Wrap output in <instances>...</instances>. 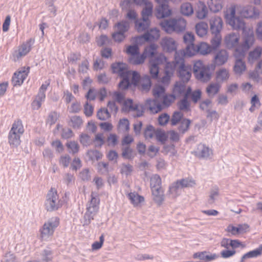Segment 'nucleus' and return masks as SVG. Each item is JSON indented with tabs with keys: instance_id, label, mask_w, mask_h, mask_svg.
Wrapping results in <instances>:
<instances>
[{
	"instance_id": "nucleus-52",
	"label": "nucleus",
	"mask_w": 262,
	"mask_h": 262,
	"mask_svg": "<svg viewBox=\"0 0 262 262\" xmlns=\"http://www.w3.org/2000/svg\"><path fill=\"white\" fill-rule=\"evenodd\" d=\"M251 104V107L249 108V111L251 112H253L256 110L258 109L260 106V102L259 98L256 95H254L250 101Z\"/></svg>"
},
{
	"instance_id": "nucleus-60",
	"label": "nucleus",
	"mask_w": 262,
	"mask_h": 262,
	"mask_svg": "<svg viewBox=\"0 0 262 262\" xmlns=\"http://www.w3.org/2000/svg\"><path fill=\"white\" fill-rule=\"evenodd\" d=\"M175 67L174 62L168 61L165 64L164 74H169V75L173 76L175 70Z\"/></svg>"
},
{
	"instance_id": "nucleus-8",
	"label": "nucleus",
	"mask_w": 262,
	"mask_h": 262,
	"mask_svg": "<svg viewBox=\"0 0 262 262\" xmlns=\"http://www.w3.org/2000/svg\"><path fill=\"white\" fill-rule=\"evenodd\" d=\"M59 224V219L57 216L52 217L46 222L40 229L42 240L48 239L54 233L55 229Z\"/></svg>"
},
{
	"instance_id": "nucleus-4",
	"label": "nucleus",
	"mask_w": 262,
	"mask_h": 262,
	"mask_svg": "<svg viewBox=\"0 0 262 262\" xmlns=\"http://www.w3.org/2000/svg\"><path fill=\"white\" fill-rule=\"evenodd\" d=\"M100 200L96 193L92 192L91 201L88 203L84 215L83 225H89L99 210Z\"/></svg>"
},
{
	"instance_id": "nucleus-2",
	"label": "nucleus",
	"mask_w": 262,
	"mask_h": 262,
	"mask_svg": "<svg viewBox=\"0 0 262 262\" xmlns=\"http://www.w3.org/2000/svg\"><path fill=\"white\" fill-rule=\"evenodd\" d=\"M161 28L167 33H180L184 31L186 27V21L182 17L164 20L160 23Z\"/></svg>"
},
{
	"instance_id": "nucleus-3",
	"label": "nucleus",
	"mask_w": 262,
	"mask_h": 262,
	"mask_svg": "<svg viewBox=\"0 0 262 262\" xmlns=\"http://www.w3.org/2000/svg\"><path fill=\"white\" fill-rule=\"evenodd\" d=\"M236 8L235 5H232L227 10L225 15V19L233 29L242 30L243 32H245L248 28L246 27L245 23L242 18L235 16Z\"/></svg>"
},
{
	"instance_id": "nucleus-26",
	"label": "nucleus",
	"mask_w": 262,
	"mask_h": 262,
	"mask_svg": "<svg viewBox=\"0 0 262 262\" xmlns=\"http://www.w3.org/2000/svg\"><path fill=\"white\" fill-rule=\"evenodd\" d=\"M127 196L130 203L135 207H140L141 204L144 202V198L139 195L136 192H129L127 194Z\"/></svg>"
},
{
	"instance_id": "nucleus-62",
	"label": "nucleus",
	"mask_w": 262,
	"mask_h": 262,
	"mask_svg": "<svg viewBox=\"0 0 262 262\" xmlns=\"http://www.w3.org/2000/svg\"><path fill=\"white\" fill-rule=\"evenodd\" d=\"M191 121L188 119H184L182 120L181 125L179 127V130L181 132L182 134H184L186 132L190 126Z\"/></svg>"
},
{
	"instance_id": "nucleus-63",
	"label": "nucleus",
	"mask_w": 262,
	"mask_h": 262,
	"mask_svg": "<svg viewBox=\"0 0 262 262\" xmlns=\"http://www.w3.org/2000/svg\"><path fill=\"white\" fill-rule=\"evenodd\" d=\"M161 99L163 100V104L166 106H169L176 99L175 96L172 95H164Z\"/></svg>"
},
{
	"instance_id": "nucleus-49",
	"label": "nucleus",
	"mask_w": 262,
	"mask_h": 262,
	"mask_svg": "<svg viewBox=\"0 0 262 262\" xmlns=\"http://www.w3.org/2000/svg\"><path fill=\"white\" fill-rule=\"evenodd\" d=\"M181 13L185 16H190L193 13L192 5L189 3H183L181 7Z\"/></svg>"
},
{
	"instance_id": "nucleus-10",
	"label": "nucleus",
	"mask_w": 262,
	"mask_h": 262,
	"mask_svg": "<svg viewBox=\"0 0 262 262\" xmlns=\"http://www.w3.org/2000/svg\"><path fill=\"white\" fill-rule=\"evenodd\" d=\"M123 110L132 113L134 117H139L143 115L144 106L140 104L134 103L131 99L124 101L122 108Z\"/></svg>"
},
{
	"instance_id": "nucleus-34",
	"label": "nucleus",
	"mask_w": 262,
	"mask_h": 262,
	"mask_svg": "<svg viewBox=\"0 0 262 262\" xmlns=\"http://www.w3.org/2000/svg\"><path fill=\"white\" fill-rule=\"evenodd\" d=\"M181 190V188L176 182L169 186L167 195L170 198L175 199L180 194Z\"/></svg>"
},
{
	"instance_id": "nucleus-29",
	"label": "nucleus",
	"mask_w": 262,
	"mask_h": 262,
	"mask_svg": "<svg viewBox=\"0 0 262 262\" xmlns=\"http://www.w3.org/2000/svg\"><path fill=\"white\" fill-rule=\"evenodd\" d=\"M243 57L235 58L233 71L236 75H241L246 70L245 62L242 60Z\"/></svg>"
},
{
	"instance_id": "nucleus-41",
	"label": "nucleus",
	"mask_w": 262,
	"mask_h": 262,
	"mask_svg": "<svg viewBox=\"0 0 262 262\" xmlns=\"http://www.w3.org/2000/svg\"><path fill=\"white\" fill-rule=\"evenodd\" d=\"M213 37L210 40L211 48L213 51L216 50L221 46L222 37L221 33L212 34Z\"/></svg>"
},
{
	"instance_id": "nucleus-32",
	"label": "nucleus",
	"mask_w": 262,
	"mask_h": 262,
	"mask_svg": "<svg viewBox=\"0 0 262 262\" xmlns=\"http://www.w3.org/2000/svg\"><path fill=\"white\" fill-rule=\"evenodd\" d=\"M198 53L202 55H207L213 51L211 46L205 42H201L196 45Z\"/></svg>"
},
{
	"instance_id": "nucleus-11",
	"label": "nucleus",
	"mask_w": 262,
	"mask_h": 262,
	"mask_svg": "<svg viewBox=\"0 0 262 262\" xmlns=\"http://www.w3.org/2000/svg\"><path fill=\"white\" fill-rule=\"evenodd\" d=\"M198 53L196 45L194 43L187 45L184 50H181L176 52L174 59L176 63L178 64L179 62L184 60V57L185 56L191 57L195 55Z\"/></svg>"
},
{
	"instance_id": "nucleus-53",
	"label": "nucleus",
	"mask_w": 262,
	"mask_h": 262,
	"mask_svg": "<svg viewBox=\"0 0 262 262\" xmlns=\"http://www.w3.org/2000/svg\"><path fill=\"white\" fill-rule=\"evenodd\" d=\"M153 95L156 99H161L165 95V89L161 85H156L153 89Z\"/></svg>"
},
{
	"instance_id": "nucleus-25",
	"label": "nucleus",
	"mask_w": 262,
	"mask_h": 262,
	"mask_svg": "<svg viewBox=\"0 0 262 262\" xmlns=\"http://www.w3.org/2000/svg\"><path fill=\"white\" fill-rule=\"evenodd\" d=\"M208 13V9L205 3L199 1L196 4L195 10L196 17L199 19H203L207 17Z\"/></svg>"
},
{
	"instance_id": "nucleus-56",
	"label": "nucleus",
	"mask_w": 262,
	"mask_h": 262,
	"mask_svg": "<svg viewBox=\"0 0 262 262\" xmlns=\"http://www.w3.org/2000/svg\"><path fill=\"white\" fill-rule=\"evenodd\" d=\"M219 194V190L218 187H213L210 192V194L208 200V203L210 204H213L217 199Z\"/></svg>"
},
{
	"instance_id": "nucleus-42",
	"label": "nucleus",
	"mask_w": 262,
	"mask_h": 262,
	"mask_svg": "<svg viewBox=\"0 0 262 262\" xmlns=\"http://www.w3.org/2000/svg\"><path fill=\"white\" fill-rule=\"evenodd\" d=\"M21 135H16L14 132L9 133L8 135V142L13 147H17L20 144Z\"/></svg>"
},
{
	"instance_id": "nucleus-46",
	"label": "nucleus",
	"mask_w": 262,
	"mask_h": 262,
	"mask_svg": "<svg viewBox=\"0 0 262 262\" xmlns=\"http://www.w3.org/2000/svg\"><path fill=\"white\" fill-rule=\"evenodd\" d=\"M145 56L142 53L140 54V53L133 56H130L128 61L130 63L134 65H138L143 63L145 59Z\"/></svg>"
},
{
	"instance_id": "nucleus-23",
	"label": "nucleus",
	"mask_w": 262,
	"mask_h": 262,
	"mask_svg": "<svg viewBox=\"0 0 262 262\" xmlns=\"http://www.w3.org/2000/svg\"><path fill=\"white\" fill-rule=\"evenodd\" d=\"M249 228V226L247 224H239L236 227L230 225L227 227L226 230L232 235H236L246 232Z\"/></svg>"
},
{
	"instance_id": "nucleus-9",
	"label": "nucleus",
	"mask_w": 262,
	"mask_h": 262,
	"mask_svg": "<svg viewBox=\"0 0 262 262\" xmlns=\"http://www.w3.org/2000/svg\"><path fill=\"white\" fill-rule=\"evenodd\" d=\"M129 28V24L127 21L123 20L118 23L115 26V31L112 34V37L116 42H120L126 37L125 33Z\"/></svg>"
},
{
	"instance_id": "nucleus-47",
	"label": "nucleus",
	"mask_w": 262,
	"mask_h": 262,
	"mask_svg": "<svg viewBox=\"0 0 262 262\" xmlns=\"http://www.w3.org/2000/svg\"><path fill=\"white\" fill-rule=\"evenodd\" d=\"M145 7L142 11V18L149 19L152 13L153 5L151 3L148 2L145 3Z\"/></svg>"
},
{
	"instance_id": "nucleus-44",
	"label": "nucleus",
	"mask_w": 262,
	"mask_h": 262,
	"mask_svg": "<svg viewBox=\"0 0 262 262\" xmlns=\"http://www.w3.org/2000/svg\"><path fill=\"white\" fill-rule=\"evenodd\" d=\"M69 125L74 129H79L83 125V120L79 116H73L70 118Z\"/></svg>"
},
{
	"instance_id": "nucleus-51",
	"label": "nucleus",
	"mask_w": 262,
	"mask_h": 262,
	"mask_svg": "<svg viewBox=\"0 0 262 262\" xmlns=\"http://www.w3.org/2000/svg\"><path fill=\"white\" fill-rule=\"evenodd\" d=\"M66 146L70 153L75 154L79 151V146L78 143L74 141H70L67 142Z\"/></svg>"
},
{
	"instance_id": "nucleus-15",
	"label": "nucleus",
	"mask_w": 262,
	"mask_h": 262,
	"mask_svg": "<svg viewBox=\"0 0 262 262\" xmlns=\"http://www.w3.org/2000/svg\"><path fill=\"white\" fill-rule=\"evenodd\" d=\"M239 34L237 33L232 32L228 34L224 38V43L228 49L236 48L239 45Z\"/></svg>"
},
{
	"instance_id": "nucleus-58",
	"label": "nucleus",
	"mask_w": 262,
	"mask_h": 262,
	"mask_svg": "<svg viewBox=\"0 0 262 262\" xmlns=\"http://www.w3.org/2000/svg\"><path fill=\"white\" fill-rule=\"evenodd\" d=\"M97 116L100 120H105L111 117V115L107 108H101L98 111Z\"/></svg>"
},
{
	"instance_id": "nucleus-36",
	"label": "nucleus",
	"mask_w": 262,
	"mask_h": 262,
	"mask_svg": "<svg viewBox=\"0 0 262 262\" xmlns=\"http://www.w3.org/2000/svg\"><path fill=\"white\" fill-rule=\"evenodd\" d=\"M139 86L142 91L146 92L151 87V81L150 77L147 75L142 77L139 81Z\"/></svg>"
},
{
	"instance_id": "nucleus-50",
	"label": "nucleus",
	"mask_w": 262,
	"mask_h": 262,
	"mask_svg": "<svg viewBox=\"0 0 262 262\" xmlns=\"http://www.w3.org/2000/svg\"><path fill=\"white\" fill-rule=\"evenodd\" d=\"M181 189L185 187H192L195 185V181L192 179H183L176 182Z\"/></svg>"
},
{
	"instance_id": "nucleus-19",
	"label": "nucleus",
	"mask_w": 262,
	"mask_h": 262,
	"mask_svg": "<svg viewBox=\"0 0 262 262\" xmlns=\"http://www.w3.org/2000/svg\"><path fill=\"white\" fill-rule=\"evenodd\" d=\"M209 23L211 34L221 33L223 23L220 17L214 16L211 17Z\"/></svg>"
},
{
	"instance_id": "nucleus-1",
	"label": "nucleus",
	"mask_w": 262,
	"mask_h": 262,
	"mask_svg": "<svg viewBox=\"0 0 262 262\" xmlns=\"http://www.w3.org/2000/svg\"><path fill=\"white\" fill-rule=\"evenodd\" d=\"M255 37L252 29L249 28L243 32L242 41L240 45L235 49L233 55L235 58L244 57L245 53L253 45Z\"/></svg>"
},
{
	"instance_id": "nucleus-33",
	"label": "nucleus",
	"mask_w": 262,
	"mask_h": 262,
	"mask_svg": "<svg viewBox=\"0 0 262 262\" xmlns=\"http://www.w3.org/2000/svg\"><path fill=\"white\" fill-rule=\"evenodd\" d=\"M186 85L184 82H177L173 89V95L175 97H178L182 95H184L186 91Z\"/></svg>"
},
{
	"instance_id": "nucleus-48",
	"label": "nucleus",
	"mask_w": 262,
	"mask_h": 262,
	"mask_svg": "<svg viewBox=\"0 0 262 262\" xmlns=\"http://www.w3.org/2000/svg\"><path fill=\"white\" fill-rule=\"evenodd\" d=\"M157 45L155 43H151L145 48L143 54L145 56V58L147 57H152L157 53Z\"/></svg>"
},
{
	"instance_id": "nucleus-43",
	"label": "nucleus",
	"mask_w": 262,
	"mask_h": 262,
	"mask_svg": "<svg viewBox=\"0 0 262 262\" xmlns=\"http://www.w3.org/2000/svg\"><path fill=\"white\" fill-rule=\"evenodd\" d=\"M221 85L218 82L211 83L206 88V92L209 96H214L220 91Z\"/></svg>"
},
{
	"instance_id": "nucleus-18",
	"label": "nucleus",
	"mask_w": 262,
	"mask_h": 262,
	"mask_svg": "<svg viewBox=\"0 0 262 262\" xmlns=\"http://www.w3.org/2000/svg\"><path fill=\"white\" fill-rule=\"evenodd\" d=\"M229 58V54L226 50L221 49L215 55L213 58L214 64L217 66H221L225 64Z\"/></svg>"
},
{
	"instance_id": "nucleus-6",
	"label": "nucleus",
	"mask_w": 262,
	"mask_h": 262,
	"mask_svg": "<svg viewBox=\"0 0 262 262\" xmlns=\"http://www.w3.org/2000/svg\"><path fill=\"white\" fill-rule=\"evenodd\" d=\"M62 205L63 202L59 199L56 190L51 188L46 196L45 202V209L48 211L52 212L58 210Z\"/></svg>"
},
{
	"instance_id": "nucleus-12",
	"label": "nucleus",
	"mask_w": 262,
	"mask_h": 262,
	"mask_svg": "<svg viewBox=\"0 0 262 262\" xmlns=\"http://www.w3.org/2000/svg\"><path fill=\"white\" fill-rule=\"evenodd\" d=\"M50 82L48 81H45L42 83L39 89L38 93L36 96L35 99L33 100L31 104V106L33 110H38L39 109L42 105V103L45 101L46 98V91H47Z\"/></svg>"
},
{
	"instance_id": "nucleus-30",
	"label": "nucleus",
	"mask_w": 262,
	"mask_h": 262,
	"mask_svg": "<svg viewBox=\"0 0 262 262\" xmlns=\"http://www.w3.org/2000/svg\"><path fill=\"white\" fill-rule=\"evenodd\" d=\"M191 91L190 87L188 88L185 94L184 98L181 100L178 104L179 109L181 111L185 112H188L190 111V103L187 100L188 96L190 95Z\"/></svg>"
},
{
	"instance_id": "nucleus-45",
	"label": "nucleus",
	"mask_w": 262,
	"mask_h": 262,
	"mask_svg": "<svg viewBox=\"0 0 262 262\" xmlns=\"http://www.w3.org/2000/svg\"><path fill=\"white\" fill-rule=\"evenodd\" d=\"M167 57L162 53L150 59L149 63H154L159 67L160 65L166 64L168 62Z\"/></svg>"
},
{
	"instance_id": "nucleus-59",
	"label": "nucleus",
	"mask_w": 262,
	"mask_h": 262,
	"mask_svg": "<svg viewBox=\"0 0 262 262\" xmlns=\"http://www.w3.org/2000/svg\"><path fill=\"white\" fill-rule=\"evenodd\" d=\"M122 156L124 158L130 160L134 158L135 154L132 148L126 147L123 149Z\"/></svg>"
},
{
	"instance_id": "nucleus-31",
	"label": "nucleus",
	"mask_w": 262,
	"mask_h": 262,
	"mask_svg": "<svg viewBox=\"0 0 262 262\" xmlns=\"http://www.w3.org/2000/svg\"><path fill=\"white\" fill-rule=\"evenodd\" d=\"M150 24L149 19L143 18L136 20L135 21V29L138 32H142L148 28Z\"/></svg>"
},
{
	"instance_id": "nucleus-27",
	"label": "nucleus",
	"mask_w": 262,
	"mask_h": 262,
	"mask_svg": "<svg viewBox=\"0 0 262 262\" xmlns=\"http://www.w3.org/2000/svg\"><path fill=\"white\" fill-rule=\"evenodd\" d=\"M171 14V10L169 9L168 3L159 5L157 8L156 17L158 18H163L169 16Z\"/></svg>"
},
{
	"instance_id": "nucleus-37",
	"label": "nucleus",
	"mask_w": 262,
	"mask_h": 262,
	"mask_svg": "<svg viewBox=\"0 0 262 262\" xmlns=\"http://www.w3.org/2000/svg\"><path fill=\"white\" fill-rule=\"evenodd\" d=\"M207 5L211 11L217 12L222 8V0H208Z\"/></svg>"
},
{
	"instance_id": "nucleus-24",
	"label": "nucleus",
	"mask_w": 262,
	"mask_h": 262,
	"mask_svg": "<svg viewBox=\"0 0 262 262\" xmlns=\"http://www.w3.org/2000/svg\"><path fill=\"white\" fill-rule=\"evenodd\" d=\"M145 105L149 109L150 113L152 114H156L160 112L162 108V105L159 102V99H147L146 100Z\"/></svg>"
},
{
	"instance_id": "nucleus-21",
	"label": "nucleus",
	"mask_w": 262,
	"mask_h": 262,
	"mask_svg": "<svg viewBox=\"0 0 262 262\" xmlns=\"http://www.w3.org/2000/svg\"><path fill=\"white\" fill-rule=\"evenodd\" d=\"M241 14L247 18H255L258 17L259 12L255 7L249 5L243 9Z\"/></svg>"
},
{
	"instance_id": "nucleus-40",
	"label": "nucleus",
	"mask_w": 262,
	"mask_h": 262,
	"mask_svg": "<svg viewBox=\"0 0 262 262\" xmlns=\"http://www.w3.org/2000/svg\"><path fill=\"white\" fill-rule=\"evenodd\" d=\"M262 54V48L257 46L254 50L250 51L249 53L248 60L250 62L252 63L255 60L258 59Z\"/></svg>"
},
{
	"instance_id": "nucleus-35",
	"label": "nucleus",
	"mask_w": 262,
	"mask_h": 262,
	"mask_svg": "<svg viewBox=\"0 0 262 262\" xmlns=\"http://www.w3.org/2000/svg\"><path fill=\"white\" fill-rule=\"evenodd\" d=\"M208 29V24L205 22L201 21L195 25L196 33L200 37L205 36L207 33Z\"/></svg>"
},
{
	"instance_id": "nucleus-61",
	"label": "nucleus",
	"mask_w": 262,
	"mask_h": 262,
	"mask_svg": "<svg viewBox=\"0 0 262 262\" xmlns=\"http://www.w3.org/2000/svg\"><path fill=\"white\" fill-rule=\"evenodd\" d=\"M149 72L152 78L156 79L159 73V67L154 63H149Z\"/></svg>"
},
{
	"instance_id": "nucleus-57",
	"label": "nucleus",
	"mask_w": 262,
	"mask_h": 262,
	"mask_svg": "<svg viewBox=\"0 0 262 262\" xmlns=\"http://www.w3.org/2000/svg\"><path fill=\"white\" fill-rule=\"evenodd\" d=\"M260 255H261V253L259 250L258 248H257L254 250L250 251L245 254L242 256L241 262H244L245 259L256 257L259 256Z\"/></svg>"
},
{
	"instance_id": "nucleus-55",
	"label": "nucleus",
	"mask_w": 262,
	"mask_h": 262,
	"mask_svg": "<svg viewBox=\"0 0 262 262\" xmlns=\"http://www.w3.org/2000/svg\"><path fill=\"white\" fill-rule=\"evenodd\" d=\"M150 187L151 189L161 187V179L158 174H154L150 178Z\"/></svg>"
},
{
	"instance_id": "nucleus-13",
	"label": "nucleus",
	"mask_w": 262,
	"mask_h": 262,
	"mask_svg": "<svg viewBox=\"0 0 262 262\" xmlns=\"http://www.w3.org/2000/svg\"><path fill=\"white\" fill-rule=\"evenodd\" d=\"M30 72V67H24L15 72L12 78V84L14 86H20Z\"/></svg>"
},
{
	"instance_id": "nucleus-64",
	"label": "nucleus",
	"mask_w": 262,
	"mask_h": 262,
	"mask_svg": "<svg viewBox=\"0 0 262 262\" xmlns=\"http://www.w3.org/2000/svg\"><path fill=\"white\" fill-rule=\"evenodd\" d=\"M255 32L257 39L262 40V20L258 21L256 24Z\"/></svg>"
},
{
	"instance_id": "nucleus-38",
	"label": "nucleus",
	"mask_w": 262,
	"mask_h": 262,
	"mask_svg": "<svg viewBox=\"0 0 262 262\" xmlns=\"http://www.w3.org/2000/svg\"><path fill=\"white\" fill-rule=\"evenodd\" d=\"M14 132L16 135H22L24 132V126L20 120H17L12 124L9 133Z\"/></svg>"
},
{
	"instance_id": "nucleus-14",
	"label": "nucleus",
	"mask_w": 262,
	"mask_h": 262,
	"mask_svg": "<svg viewBox=\"0 0 262 262\" xmlns=\"http://www.w3.org/2000/svg\"><path fill=\"white\" fill-rule=\"evenodd\" d=\"M33 41L32 39H29L19 46L18 49L13 53L14 60H18L26 56L30 51L31 44Z\"/></svg>"
},
{
	"instance_id": "nucleus-28",
	"label": "nucleus",
	"mask_w": 262,
	"mask_h": 262,
	"mask_svg": "<svg viewBox=\"0 0 262 262\" xmlns=\"http://www.w3.org/2000/svg\"><path fill=\"white\" fill-rule=\"evenodd\" d=\"M151 189L154 201L159 205L161 204L164 200V190L161 187Z\"/></svg>"
},
{
	"instance_id": "nucleus-39",
	"label": "nucleus",
	"mask_w": 262,
	"mask_h": 262,
	"mask_svg": "<svg viewBox=\"0 0 262 262\" xmlns=\"http://www.w3.org/2000/svg\"><path fill=\"white\" fill-rule=\"evenodd\" d=\"M160 31L157 28H153L144 34L145 40L152 41L160 37Z\"/></svg>"
},
{
	"instance_id": "nucleus-16",
	"label": "nucleus",
	"mask_w": 262,
	"mask_h": 262,
	"mask_svg": "<svg viewBox=\"0 0 262 262\" xmlns=\"http://www.w3.org/2000/svg\"><path fill=\"white\" fill-rule=\"evenodd\" d=\"M180 64L179 68V76L184 82H188L191 76L192 68L190 65H185L184 61L179 62Z\"/></svg>"
},
{
	"instance_id": "nucleus-7",
	"label": "nucleus",
	"mask_w": 262,
	"mask_h": 262,
	"mask_svg": "<svg viewBox=\"0 0 262 262\" xmlns=\"http://www.w3.org/2000/svg\"><path fill=\"white\" fill-rule=\"evenodd\" d=\"M193 72L196 78L202 82L208 81L211 78L209 65H204L201 60L194 62Z\"/></svg>"
},
{
	"instance_id": "nucleus-54",
	"label": "nucleus",
	"mask_w": 262,
	"mask_h": 262,
	"mask_svg": "<svg viewBox=\"0 0 262 262\" xmlns=\"http://www.w3.org/2000/svg\"><path fill=\"white\" fill-rule=\"evenodd\" d=\"M133 171V166L129 164L123 163L120 166V173L126 177L130 176Z\"/></svg>"
},
{
	"instance_id": "nucleus-17",
	"label": "nucleus",
	"mask_w": 262,
	"mask_h": 262,
	"mask_svg": "<svg viewBox=\"0 0 262 262\" xmlns=\"http://www.w3.org/2000/svg\"><path fill=\"white\" fill-rule=\"evenodd\" d=\"M161 46L163 49L168 52H172L176 50L177 43L173 38L165 37L161 41Z\"/></svg>"
},
{
	"instance_id": "nucleus-20",
	"label": "nucleus",
	"mask_w": 262,
	"mask_h": 262,
	"mask_svg": "<svg viewBox=\"0 0 262 262\" xmlns=\"http://www.w3.org/2000/svg\"><path fill=\"white\" fill-rule=\"evenodd\" d=\"M195 155L201 158L207 159L212 155V150L208 146L204 144L198 145Z\"/></svg>"
},
{
	"instance_id": "nucleus-5",
	"label": "nucleus",
	"mask_w": 262,
	"mask_h": 262,
	"mask_svg": "<svg viewBox=\"0 0 262 262\" xmlns=\"http://www.w3.org/2000/svg\"><path fill=\"white\" fill-rule=\"evenodd\" d=\"M113 72L117 73L122 78L119 83V87L121 89H126L129 85V78L131 77V71L127 69V66L123 63H114L112 66Z\"/></svg>"
},
{
	"instance_id": "nucleus-22",
	"label": "nucleus",
	"mask_w": 262,
	"mask_h": 262,
	"mask_svg": "<svg viewBox=\"0 0 262 262\" xmlns=\"http://www.w3.org/2000/svg\"><path fill=\"white\" fill-rule=\"evenodd\" d=\"M230 77V71L225 68H220L215 72V80L220 84L228 81Z\"/></svg>"
}]
</instances>
